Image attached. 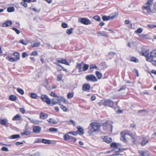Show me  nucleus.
<instances>
[{"instance_id": "f257e3e1", "label": "nucleus", "mask_w": 156, "mask_h": 156, "mask_svg": "<svg viewBox=\"0 0 156 156\" xmlns=\"http://www.w3.org/2000/svg\"><path fill=\"white\" fill-rule=\"evenodd\" d=\"M154 5V8L156 10V0H148L147 3L143 6V12L146 15H148L151 12V7Z\"/></svg>"}, {"instance_id": "f03ea898", "label": "nucleus", "mask_w": 156, "mask_h": 156, "mask_svg": "<svg viewBox=\"0 0 156 156\" xmlns=\"http://www.w3.org/2000/svg\"><path fill=\"white\" fill-rule=\"evenodd\" d=\"M100 127L99 124L93 122L90 123L88 129L90 130L88 132L89 134H92L93 133L98 131Z\"/></svg>"}, {"instance_id": "7ed1b4c3", "label": "nucleus", "mask_w": 156, "mask_h": 156, "mask_svg": "<svg viewBox=\"0 0 156 156\" xmlns=\"http://www.w3.org/2000/svg\"><path fill=\"white\" fill-rule=\"evenodd\" d=\"M147 61L151 62H156V50H154L151 52L149 58H147Z\"/></svg>"}, {"instance_id": "20e7f679", "label": "nucleus", "mask_w": 156, "mask_h": 156, "mask_svg": "<svg viewBox=\"0 0 156 156\" xmlns=\"http://www.w3.org/2000/svg\"><path fill=\"white\" fill-rule=\"evenodd\" d=\"M78 21L85 25L90 24L91 23L90 20L87 18H80L78 19Z\"/></svg>"}, {"instance_id": "39448f33", "label": "nucleus", "mask_w": 156, "mask_h": 156, "mask_svg": "<svg viewBox=\"0 0 156 156\" xmlns=\"http://www.w3.org/2000/svg\"><path fill=\"white\" fill-rule=\"evenodd\" d=\"M86 79L88 81L96 82L97 81L96 77L94 75H87L86 77Z\"/></svg>"}, {"instance_id": "423d86ee", "label": "nucleus", "mask_w": 156, "mask_h": 156, "mask_svg": "<svg viewBox=\"0 0 156 156\" xmlns=\"http://www.w3.org/2000/svg\"><path fill=\"white\" fill-rule=\"evenodd\" d=\"M41 98L43 101L46 102L48 105H49L51 103V100L46 95H42L41 96Z\"/></svg>"}, {"instance_id": "0eeeda50", "label": "nucleus", "mask_w": 156, "mask_h": 156, "mask_svg": "<svg viewBox=\"0 0 156 156\" xmlns=\"http://www.w3.org/2000/svg\"><path fill=\"white\" fill-rule=\"evenodd\" d=\"M56 60L57 62L58 63H61L62 64H64L67 65H69V64L66 59H64L62 58H58Z\"/></svg>"}, {"instance_id": "6e6552de", "label": "nucleus", "mask_w": 156, "mask_h": 156, "mask_svg": "<svg viewBox=\"0 0 156 156\" xmlns=\"http://www.w3.org/2000/svg\"><path fill=\"white\" fill-rule=\"evenodd\" d=\"M41 130V128L39 126H34L33 127V131L34 133L38 134L40 133Z\"/></svg>"}, {"instance_id": "1a4fd4ad", "label": "nucleus", "mask_w": 156, "mask_h": 156, "mask_svg": "<svg viewBox=\"0 0 156 156\" xmlns=\"http://www.w3.org/2000/svg\"><path fill=\"white\" fill-rule=\"evenodd\" d=\"M118 13L117 12H115L110 14L109 16H108V20H111L114 19L117 16Z\"/></svg>"}, {"instance_id": "9d476101", "label": "nucleus", "mask_w": 156, "mask_h": 156, "mask_svg": "<svg viewBox=\"0 0 156 156\" xmlns=\"http://www.w3.org/2000/svg\"><path fill=\"white\" fill-rule=\"evenodd\" d=\"M57 98H58V103H60L61 101H63L66 103H68V101L63 97L58 96Z\"/></svg>"}, {"instance_id": "9b49d317", "label": "nucleus", "mask_w": 156, "mask_h": 156, "mask_svg": "<svg viewBox=\"0 0 156 156\" xmlns=\"http://www.w3.org/2000/svg\"><path fill=\"white\" fill-rule=\"evenodd\" d=\"M142 55L144 56L146 58V60L147 61V58H149V51L148 50H143L141 52Z\"/></svg>"}, {"instance_id": "f8f14e48", "label": "nucleus", "mask_w": 156, "mask_h": 156, "mask_svg": "<svg viewBox=\"0 0 156 156\" xmlns=\"http://www.w3.org/2000/svg\"><path fill=\"white\" fill-rule=\"evenodd\" d=\"M138 153L141 156H151L150 155L147 151H139Z\"/></svg>"}, {"instance_id": "ddd939ff", "label": "nucleus", "mask_w": 156, "mask_h": 156, "mask_svg": "<svg viewBox=\"0 0 156 156\" xmlns=\"http://www.w3.org/2000/svg\"><path fill=\"white\" fill-rule=\"evenodd\" d=\"M7 122L8 120L7 119H0V124L2 125H4L6 127H8Z\"/></svg>"}, {"instance_id": "4468645a", "label": "nucleus", "mask_w": 156, "mask_h": 156, "mask_svg": "<svg viewBox=\"0 0 156 156\" xmlns=\"http://www.w3.org/2000/svg\"><path fill=\"white\" fill-rule=\"evenodd\" d=\"M90 88L89 84H84L82 86V90L84 91H88Z\"/></svg>"}, {"instance_id": "2eb2a0df", "label": "nucleus", "mask_w": 156, "mask_h": 156, "mask_svg": "<svg viewBox=\"0 0 156 156\" xmlns=\"http://www.w3.org/2000/svg\"><path fill=\"white\" fill-rule=\"evenodd\" d=\"M120 135H121V137L120 138V140L122 141L123 142H126V139L125 137L126 134L125 133L123 132H121Z\"/></svg>"}, {"instance_id": "dca6fc26", "label": "nucleus", "mask_w": 156, "mask_h": 156, "mask_svg": "<svg viewBox=\"0 0 156 156\" xmlns=\"http://www.w3.org/2000/svg\"><path fill=\"white\" fill-rule=\"evenodd\" d=\"M84 64L83 62H81L80 63H77L76 66V67L78 69L79 72H80L82 71L81 69L82 66Z\"/></svg>"}, {"instance_id": "f3484780", "label": "nucleus", "mask_w": 156, "mask_h": 156, "mask_svg": "<svg viewBox=\"0 0 156 156\" xmlns=\"http://www.w3.org/2000/svg\"><path fill=\"white\" fill-rule=\"evenodd\" d=\"M97 34L98 37H100L101 36L104 37H107V33L106 32L104 31L98 32H97Z\"/></svg>"}, {"instance_id": "a211bd4d", "label": "nucleus", "mask_w": 156, "mask_h": 156, "mask_svg": "<svg viewBox=\"0 0 156 156\" xmlns=\"http://www.w3.org/2000/svg\"><path fill=\"white\" fill-rule=\"evenodd\" d=\"M139 36L141 38L146 39H151L150 37L147 34H140Z\"/></svg>"}, {"instance_id": "6ab92c4d", "label": "nucleus", "mask_w": 156, "mask_h": 156, "mask_svg": "<svg viewBox=\"0 0 156 156\" xmlns=\"http://www.w3.org/2000/svg\"><path fill=\"white\" fill-rule=\"evenodd\" d=\"M41 43L40 42H34L31 44V47L33 48L38 47L40 46Z\"/></svg>"}, {"instance_id": "aec40b11", "label": "nucleus", "mask_w": 156, "mask_h": 156, "mask_svg": "<svg viewBox=\"0 0 156 156\" xmlns=\"http://www.w3.org/2000/svg\"><path fill=\"white\" fill-rule=\"evenodd\" d=\"M12 24V22L11 21L9 20L6 21L2 24V27H6L10 26Z\"/></svg>"}, {"instance_id": "412c9836", "label": "nucleus", "mask_w": 156, "mask_h": 156, "mask_svg": "<svg viewBox=\"0 0 156 156\" xmlns=\"http://www.w3.org/2000/svg\"><path fill=\"white\" fill-rule=\"evenodd\" d=\"M125 149L124 148H118V146H117L116 147L113 148V149L112 151L114 152H118L121 150L123 151Z\"/></svg>"}, {"instance_id": "4be33fe9", "label": "nucleus", "mask_w": 156, "mask_h": 156, "mask_svg": "<svg viewBox=\"0 0 156 156\" xmlns=\"http://www.w3.org/2000/svg\"><path fill=\"white\" fill-rule=\"evenodd\" d=\"M47 117L48 115L46 114L43 112H41L40 113V119H45L47 118Z\"/></svg>"}, {"instance_id": "5701e85b", "label": "nucleus", "mask_w": 156, "mask_h": 156, "mask_svg": "<svg viewBox=\"0 0 156 156\" xmlns=\"http://www.w3.org/2000/svg\"><path fill=\"white\" fill-rule=\"evenodd\" d=\"M28 119L32 123L34 124H38L41 122V121L34 119H31L30 118H28Z\"/></svg>"}, {"instance_id": "b1692460", "label": "nucleus", "mask_w": 156, "mask_h": 156, "mask_svg": "<svg viewBox=\"0 0 156 156\" xmlns=\"http://www.w3.org/2000/svg\"><path fill=\"white\" fill-rule=\"evenodd\" d=\"M20 136L19 134L13 135L9 136V138L10 139H16L20 137Z\"/></svg>"}, {"instance_id": "393cba45", "label": "nucleus", "mask_w": 156, "mask_h": 156, "mask_svg": "<svg viewBox=\"0 0 156 156\" xmlns=\"http://www.w3.org/2000/svg\"><path fill=\"white\" fill-rule=\"evenodd\" d=\"M41 142L44 144H51V141L50 140L42 139Z\"/></svg>"}, {"instance_id": "a878e982", "label": "nucleus", "mask_w": 156, "mask_h": 156, "mask_svg": "<svg viewBox=\"0 0 156 156\" xmlns=\"http://www.w3.org/2000/svg\"><path fill=\"white\" fill-rule=\"evenodd\" d=\"M48 121L52 124H56L57 123V122L55 119L52 118H50L47 120Z\"/></svg>"}, {"instance_id": "bb28decb", "label": "nucleus", "mask_w": 156, "mask_h": 156, "mask_svg": "<svg viewBox=\"0 0 156 156\" xmlns=\"http://www.w3.org/2000/svg\"><path fill=\"white\" fill-rule=\"evenodd\" d=\"M78 131L80 135H83L84 134L83 129L79 126L77 127Z\"/></svg>"}, {"instance_id": "cd10ccee", "label": "nucleus", "mask_w": 156, "mask_h": 156, "mask_svg": "<svg viewBox=\"0 0 156 156\" xmlns=\"http://www.w3.org/2000/svg\"><path fill=\"white\" fill-rule=\"evenodd\" d=\"M112 126L111 124L108 123V131H109V133L111 134L112 133Z\"/></svg>"}, {"instance_id": "c85d7f7f", "label": "nucleus", "mask_w": 156, "mask_h": 156, "mask_svg": "<svg viewBox=\"0 0 156 156\" xmlns=\"http://www.w3.org/2000/svg\"><path fill=\"white\" fill-rule=\"evenodd\" d=\"M21 119L20 116L19 114H17L15 116L12 118V120L13 121L19 120Z\"/></svg>"}, {"instance_id": "c756f323", "label": "nucleus", "mask_w": 156, "mask_h": 156, "mask_svg": "<svg viewBox=\"0 0 156 156\" xmlns=\"http://www.w3.org/2000/svg\"><path fill=\"white\" fill-rule=\"evenodd\" d=\"M9 99L12 101H14L16 100V97L14 95H12L9 96Z\"/></svg>"}, {"instance_id": "7c9ffc66", "label": "nucleus", "mask_w": 156, "mask_h": 156, "mask_svg": "<svg viewBox=\"0 0 156 156\" xmlns=\"http://www.w3.org/2000/svg\"><path fill=\"white\" fill-rule=\"evenodd\" d=\"M51 102L53 105H55L56 104H58V98H53L51 101Z\"/></svg>"}, {"instance_id": "2f4dec72", "label": "nucleus", "mask_w": 156, "mask_h": 156, "mask_svg": "<svg viewBox=\"0 0 156 156\" xmlns=\"http://www.w3.org/2000/svg\"><path fill=\"white\" fill-rule=\"evenodd\" d=\"M120 145L121 144L120 143H112L110 144L111 147L113 148L116 147L117 146Z\"/></svg>"}, {"instance_id": "473e14b6", "label": "nucleus", "mask_w": 156, "mask_h": 156, "mask_svg": "<svg viewBox=\"0 0 156 156\" xmlns=\"http://www.w3.org/2000/svg\"><path fill=\"white\" fill-rule=\"evenodd\" d=\"M13 55L15 57V59L17 61L19 60L20 58V55L18 52H15L13 54Z\"/></svg>"}, {"instance_id": "72a5a7b5", "label": "nucleus", "mask_w": 156, "mask_h": 156, "mask_svg": "<svg viewBox=\"0 0 156 156\" xmlns=\"http://www.w3.org/2000/svg\"><path fill=\"white\" fill-rule=\"evenodd\" d=\"M57 81H62V76L61 74H58L57 75Z\"/></svg>"}, {"instance_id": "f704fd0d", "label": "nucleus", "mask_w": 156, "mask_h": 156, "mask_svg": "<svg viewBox=\"0 0 156 156\" xmlns=\"http://www.w3.org/2000/svg\"><path fill=\"white\" fill-rule=\"evenodd\" d=\"M6 59L11 62H14L16 61L15 59L12 57L10 58L9 57H7L6 58Z\"/></svg>"}, {"instance_id": "c9c22d12", "label": "nucleus", "mask_w": 156, "mask_h": 156, "mask_svg": "<svg viewBox=\"0 0 156 156\" xmlns=\"http://www.w3.org/2000/svg\"><path fill=\"white\" fill-rule=\"evenodd\" d=\"M73 30V28H71L70 29H67L66 30V32L67 34L69 35L72 34Z\"/></svg>"}, {"instance_id": "e433bc0d", "label": "nucleus", "mask_w": 156, "mask_h": 156, "mask_svg": "<svg viewBox=\"0 0 156 156\" xmlns=\"http://www.w3.org/2000/svg\"><path fill=\"white\" fill-rule=\"evenodd\" d=\"M148 142V140L143 139L141 143V145L142 146H144Z\"/></svg>"}, {"instance_id": "4c0bfd02", "label": "nucleus", "mask_w": 156, "mask_h": 156, "mask_svg": "<svg viewBox=\"0 0 156 156\" xmlns=\"http://www.w3.org/2000/svg\"><path fill=\"white\" fill-rule=\"evenodd\" d=\"M114 103L112 101L108 100V106L113 108Z\"/></svg>"}, {"instance_id": "58836bf2", "label": "nucleus", "mask_w": 156, "mask_h": 156, "mask_svg": "<svg viewBox=\"0 0 156 156\" xmlns=\"http://www.w3.org/2000/svg\"><path fill=\"white\" fill-rule=\"evenodd\" d=\"M96 75L98 79H100L101 78L102 76V74L98 71H96Z\"/></svg>"}, {"instance_id": "ea45409f", "label": "nucleus", "mask_w": 156, "mask_h": 156, "mask_svg": "<svg viewBox=\"0 0 156 156\" xmlns=\"http://www.w3.org/2000/svg\"><path fill=\"white\" fill-rule=\"evenodd\" d=\"M83 65V71H86L88 69L89 67V65H88L84 64Z\"/></svg>"}, {"instance_id": "a19ab883", "label": "nucleus", "mask_w": 156, "mask_h": 156, "mask_svg": "<svg viewBox=\"0 0 156 156\" xmlns=\"http://www.w3.org/2000/svg\"><path fill=\"white\" fill-rule=\"evenodd\" d=\"M131 61L136 63H137L138 62V59L136 58L133 57L131 58Z\"/></svg>"}, {"instance_id": "79ce46f5", "label": "nucleus", "mask_w": 156, "mask_h": 156, "mask_svg": "<svg viewBox=\"0 0 156 156\" xmlns=\"http://www.w3.org/2000/svg\"><path fill=\"white\" fill-rule=\"evenodd\" d=\"M17 91L18 93H19L21 95H23L24 94V92L23 90L20 88H17Z\"/></svg>"}, {"instance_id": "37998d69", "label": "nucleus", "mask_w": 156, "mask_h": 156, "mask_svg": "<svg viewBox=\"0 0 156 156\" xmlns=\"http://www.w3.org/2000/svg\"><path fill=\"white\" fill-rule=\"evenodd\" d=\"M143 31V30L141 28H138L135 31V33L136 34H140Z\"/></svg>"}, {"instance_id": "c03bdc74", "label": "nucleus", "mask_w": 156, "mask_h": 156, "mask_svg": "<svg viewBox=\"0 0 156 156\" xmlns=\"http://www.w3.org/2000/svg\"><path fill=\"white\" fill-rule=\"evenodd\" d=\"M98 69V68L95 65L93 64H91L90 65V69L91 71H92V69Z\"/></svg>"}, {"instance_id": "a18cd8bd", "label": "nucleus", "mask_w": 156, "mask_h": 156, "mask_svg": "<svg viewBox=\"0 0 156 156\" xmlns=\"http://www.w3.org/2000/svg\"><path fill=\"white\" fill-rule=\"evenodd\" d=\"M7 10L9 12H12L14 11L15 9L13 7H9L7 9Z\"/></svg>"}, {"instance_id": "49530a36", "label": "nucleus", "mask_w": 156, "mask_h": 156, "mask_svg": "<svg viewBox=\"0 0 156 156\" xmlns=\"http://www.w3.org/2000/svg\"><path fill=\"white\" fill-rule=\"evenodd\" d=\"M93 19L98 21H100V18L98 15H96L94 16L93 17Z\"/></svg>"}, {"instance_id": "de8ad7c7", "label": "nucleus", "mask_w": 156, "mask_h": 156, "mask_svg": "<svg viewBox=\"0 0 156 156\" xmlns=\"http://www.w3.org/2000/svg\"><path fill=\"white\" fill-rule=\"evenodd\" d=\"M70 136L68 135V134H65L64 136V138L65 140H69Z\"/></svg>"}, {"instance_id": "09e8293b", "label": "nucleus", "mask_w": 156, "mask_h": 156, "mask_svg": "<svg viewBox=\"0 0 156 156\" xmlns=\"http://www.w3.org/2000/svg\"><path fill=\"white\" fill-rule=\"evenodd\" d=\"M49 131L50 132H56L58 131V129L57 128H51L49 129Z\"/></svg>"}, {"instance_id": "8fccbe9b", "label": "nucleus", "mask_w": 156, "mask_h": 156, "mask_svg": "<svg viewBox=\"0 0 156 156\" xmlns=\"http://www.w3.org/2000/svg\"><path fill=\"white\" fill-rule=\"evenodd\" d=\"M37 96L36 94L34 93H32L31 94L30 97L33 98L35 99L37 98Z\"/></svg>"}, {"instance_id": "3c124183", "label": "nucleus", "mask_w": 156, "mask_h": 156, "mask_svg": "<svg viewBox=\"0 0 156 156\" xmlns=\"http://www.w3.org/2000/svg\"><path fill=\"white\" fill-rule=\"evenodd\" d=\"M69 141L74 142L76 140V139L74 137L70 136L69 139Z\"/></svg>"}, {"instance_id": "603ef678", "label": "nucleus", "mask_w": 156, "mask_h": 156, "mask_svg": "<svg viewBox=\"0 0 156 156\" xmlns=\"http://www.w3.org/2000/svg\"><path fill=\"white\" fill-rule=\"evenodd\" d=\"M73 96V93H69L67 96V98L69 99L71 98Z\"/></svg>"}, {"instance_id": "864d4df0", "label": "nucleus", "mask_w": 156, "mask_h": 156, "mask_svg": "<svg viewBox=\"0 0 156 156\" xmlns=\"http://www.w3.org/2000/svg\"><path fill=\"white\" fill-rule=\"evenodd\" d=\"M60 108L62 109L64 112H66L68 110V109L66 107L62 105H61Z\"/></svg>"}, {"instance_id": "5fc2aeb1", "label": "nucleus", "mask_w": 156, "mask_h": 156, "mask_svg": "<svg viewBox=\"0 0 156 156\" xmlns=\"http://www.w3.org/2000/svg\"><path fill=\"white\" fill-rule=\"evenodd\" d=\"M38 55V52L36 51H33L30 54V55L31 56H36Z\"/></svg>"}, {"instance_id": "6e6d98bb", "label": "nucleus", "mask_w": 156, "mask_h": 156, "mask_svg": "<svg viewBox=\"0 0 156 156\" xmlns=\"http://www.w3.org/2000/svg\"><path fill=\"white\" fill-rule=\"evenodd\" d=\"M103 127L104 130H107V124L106 122L103 124Z\"/></svg>"}, {"instance_id": "4d7b16f0", "label": "nucleus", "mask_w": 156, "mask_h": 156, "mask_svg": "<svg viewBox=\"0 0 156 156\" xmlns=\"http://www.w3.org/2000/svg\"><path fill=\"white\" fill-rule=\"evenodd\" d=\"M12 29L15 31L16 33L18 34H19L20 33V31L19 30L15 27H13L12 28Z\"/></svg>"}, {"instance_id": "13d9d810", "label": "nucleus", "mask_w": 156, "mask_h": 156, "mask_svg": "<svg viewBox=\"0 0 156 156\" xmlns=\"http://www.w3.org/2000/svg\"><path fill=\"white\" fill-rule=\"evenodd\" d=\"M126 88V86L125 85H123L121 88H120L119 90L118 91H120L122 90H125Z\"/></svg>"}, {"instance_id": "bf43d9fd", "label": "nucleus", "mask_w": 156, "mask_h": 156, "mask_svg": "<svg viewBox=\"0 0 156 156\" xmlns=\"http://www.w3.org/2000/svg\"><path fill=\"white\" fill-rule=\"evenodd\" d=\"M42 139L40 138L37 139L34 141V143H40L41 142Z\"/></svg>"}, {"instance_id": "052dcab7", "label": "nucleus", "mask_w": 156, "mask_h": 156, "mask_svg": "<svg viewBox=\"0 0 156 156\" xmlns=\"http://www.w3.org/2000/svg\"><path fill=\"white\" fill-rule=\"evenodd\" d=\"M125 134L126 135H128L130 136H131L132 138H133V140H132L133 141V142H134L135 141V139L133 136L132 134L129 133H125Z\"/></svg>"}, {"instance_id": "680f3d73", "label": "nucleus", "mask_w": 156, "mask_h": 156, "mask_svg": "<svg viewBox=\"0 0 156 156\" xmlns=\"http://www.w3.org/2000/svg\"><path fill=\"white\" fill-rule=\"evenodd\" d=\"M30 134V133L29 131H26L23 132V133H22L21 134V135L23 136V135H29Z\"/></svg>"}, {"instance_id": "e2e57ef3", "label": "nucleus", "mask_w": 156, "mask_h": 156, "mask_svg": "<svg viewBox=\"0 0 156 156\" xmlns=\"http://www.w3.org/2000/svg\"><path fill=\"white\" fill-rule=\"evenodd\" d=\"M1 150L2 151H6V152H8L9 151V150H8V148L6 147H2V148H1Z\"/></svg>"}, {"instance_id": "0e129e2a", "label": "nucleus", "mask_w": 156, "mask_h": 156, "mask_svg": "<svg viewBox=\"0 0 156 156\" xmlns=\"http://www.w3.org/2000/svg\"><path fill=\"white\" fill-rule=\"evenodd\" d=\"M62 27L63 28H66L68 27V25L66 23H63L62 24Z\"/></svg>"}, {"instance_id": "69168bd1", "label": "nucleus", "mask_w": 156, "mask_h": 156, "mask_svg": "<svg viewBox=\"0 0 156 156\" xmlns=\"http://www.w3.org/2000/svg\"><path fill=\"white\" fill-rule=\"evenodd\" d=\"M101 138L106 143H107V136H102Z\"/></svg>"}, {"instance_id": "338daca9", "label": "nucleus", "mask_w": 156, "mask_h": 156, "mask_svg": "<svg viewBox=\"0 0 156 156\" xmlns=\"http://www.w3.org/2000/svg\"><path fill=\"white\" fill-rule=\"evenodd\" d=\"M68 134H72L73 135L76 136L77 134V133L75 132H70L67 133Z\"/></svg>"}, {"instance_id": "774afa93", "label": "nucleus", "mask_w": 156, "mask_h": 156, "mask_svg": "<svg viewBox=\"0 0 156 156\" xmlns=\"http://www.w3.org/2000/svg\"><path fill=\"white\" fill-rule=\"evenodd\" d=\"M147 26L150 28H153L156 27V25H154L153 24H149Z\"/></svg>"}]
</instances>
